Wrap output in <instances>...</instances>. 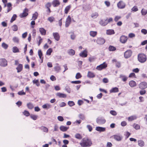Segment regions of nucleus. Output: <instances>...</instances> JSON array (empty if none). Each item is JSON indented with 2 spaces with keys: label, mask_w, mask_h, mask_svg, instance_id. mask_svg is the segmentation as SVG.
I'll list each match as a JSON object with an SVG mask.
<instances>
[{
  "label": "nucleus",
  "mask_w": 147,
  "mask_h": 147,
  "mask_svg": "<svg viewBox=\"0 0 147 147\" xmlns=\"http://www.w3.org/2000/svg\"><path fill=\"white\" fill-rule=\"evenodd\" d=\"M120 78L122 79V80L123 81H125L127 80V78L125 76L122 75H120Z\"/></svg>",
  "instance_id": "37"
},
{
  "label": "nucleus",
  "mask_w": 147,
  "mask_h": 147,
  "mask_svg": "<svg viewBox=\"0 0 147 147\" xmlns=\"http://www.w3.org/2000/svg\"><path fill=\"white\" fill-rule=\"evenodd\" d=\"M110 113L113 116H115L117 115V113L115 111H110Z\"/></svg>",
  "instance_id": "57"
},
{
  "label": "nucleus",
  "mask_w": 147,
  "mask_h": 147,
  "mask_svg": "<svg viewBox=\"0 0 147 147\" xmlns=\"http://www.w3.org/2000/svg\"><path fill=\"white\" fill-rule=\"evenodd\" d=\"M13 53H18L19 52L18 49L16 47H14L13 48Z\"/></svg>",
  "instance_id": "40"
},
{
  "label": "nucleus",
  "mask_w": 147,
  "mask_h": 147,
  "mask_svg": "<svg viewBox=\"0 0 147 147\" xmlns=\"http://www.w3.org/2000/svg\"><path fill=\"white\" fill-rule=\"evenodd\" d=\"M92 144L91 140L87 138H83L81 140L80 144L82 147H89Z\"/></svg>",
  "instance_id": "1"
},
{
  "label": "nucleus",
  "mask_w": 147,
  "mask_h": 147,
  "mask_svg": "<svg viewBox=\"0 0 147 147\" xmlns=\"http://www.w3.org/2000/svg\"><path fill=\"white\" fill-rule=\"evenodd\" d=\"M97 34V32L94 31H90V35L92 37H94L96 36Z\"/></svg>",
  "instance_id": "30"
},
{
  "label": "nucleus",
  "mask_w": 147,
  "mask_h": 147,
  "mask_svg": "<svg viewBox=\"0 0 147 147\" xmlns=\"http://www.w3.org/2000/svg\"><path fill=\"white\" fill-rule=\"evenodd\" d=\"M96 122L99 125H102L105 123L106 120L103 118L98 117L96 119Z\"/></svg>",
  "instance_id": "6"
},
{
  "label": "nucleus",
  "mask_w": 147,
  "mask_h": 147,
  "mask_svg": "<svg viewBox=\"0 0 147 147\" xmlns=\"http://www.w3.org/2000/svg\"><path fill=\"white\" fill-rule=\"evenodd\" d=\"M80 56L82 57H87V51L85 49L81 52L79 54Z\"/></svg>",
  "instance_id": "16"
},
{
  "label": "nucleus",
  "mask_w": 147,
  "mask_h": 147,
  "mask_svg": "<svg viewBox=\"0 0 147 147\" xmlns=\"http://www.w3.org/2000/svg\"><path fill=\"white\" fill-rule=\"evenodd\" d=\"M75 138L78 140H81L82 138V136L79 133L76 134L74 136Z\"/></svg>",
  "instance_id": "29"
},
{
  "label": "nucleus",
  "mask_w": 147,
  "mask_h": 147,
  "mask_svg": "<svg viewBox=\"0 0 147 147\" xmlns=\"http://www.w3.org/2000/svg\"><path fill=\"white\" fill-rule=\"evenodd\" d=\"M12 28L13 30L14 31H17L18 30V26L16 24H14L12 26Z\"/></svg>",
  "instance_id": "42"
},
{
  "label": "nucleus",
  "mask_w": 147,
  "mask_h": 147,
  "mask_svg": "<svg viewBox=\"0 0 147 147\" xmlns=\"http://www.w3.org/2000/svg\"><path fill=\"white\" fill-rule=\"evenodd\" d=\"M50 107V105L48 104H46L43 105L42 107L44 109H47Z\"/></svg>",
  "instance_id": "50"
},
{
  "label": "nucleus",
  "mask_w": 147,
  "mask_h": 147,
  "mask_svg": "<svg viewBox=\"0 0 147 147\" xmlns=\"http://www.w3.org/2000/svg\"><path fill=\"white\" fill-rule=\"evenodd\" d=\"M132 54V52L131 51L129 50L125 51L124 53V57L126 58H127L130 57Z\"/></svg>",
  "instance_id": "14"
},
{
  "label": "nucleus",
  "mask_w": 147,
  "mask_h": 147,
  "mask_svg": "<svg viewBox=\"0 0 147 147\" xmlns=\"http://www.w3.org/2000/svg\"><path fill=\"white\" fill-rule=\"evenodd\" d=\"M53 51V50L52 49H49L47 51L46 54L48 55H51V53Z\"/></svg>",
  "instance_id": "43"
},
{
  "label": "nucleus",
  "mask_w": 147,
  "mask_h": 147,
  "mask_svg": "<svg viewBox=\"0 0 147 147\" xmlns=\"http://www.w3.org/2000/svg\"><path fill=\"white\" fill-rule=\"evenodd\" d=\"M71 6L70 5H68L66 7L64 10V12L65 14H67L68 13V12Z\"/></svg>",
  "instance_id": "32"
},
{
  "label": "nucleus",
  "mask_w": 147,
  "mask_h": 147,
  "mask_svg": "<svg viewBox=\"0 0 147 147\" xmlns=\"http://www.w3.org/2000/svg\"><path fill=\"white\" fill-rule=\"evenodd\" d=\"M82 75L80 73H78L76 75V79H78L81 78Z\"/></svg>",
  "instance_id": "48"
},
{
  "label": "nucleus",
  "mask_w": 147,
  "mask_h": 147,
  "mask_svg": "<svg viewBox=\"0 0 147 147\" xmlns=\"http://www.w3.org/2000/svg\"><path fill=\"white\" fill-rule=\"evenodd\" d=\"M41 129L44 132L47 133L48 131V129L46 127L42 126L41 127Z\"/></svg>",
  "instance_id": "35"
},
{
  "label": "nucleus",
  "mask_w": 147,
  "mask_h": 147,
  "mask_svg": "<svg viewBox=\"0 0 147 147\" xmlns=\"http://www.w3.org/2000/svg\"><path fill=\"white\" fill-rule=\"evenodd\" d=\"M105 3L107 7H109L110 5V2L108 1H105Z\"/></svg>",
  "instance_id": "61"
},
{
  "label": "nucleus",
  "mask_w": 147,
  "mask_h": 147,
  "mask_svg": "<svg viewBox=\"0 0 147 147\" xmlns=\"http://www.w3.org/2000/svg\"><path fill=\"white\" fill-rule=\"evenodd\" d=\"M121 18V16H115V18H114V20L115 22L119 20Z\"/></svg>",
  "instance_id": "51"
},
{
  "label": "nucleus",
  "mask_w": 147,
  "mask_h": 147,
  "mask_svg": "<svg viewBox=\"0 0 147 147\" xmlns=\"http://www.w3.org/2000/svg\"><path fill=\"white\" fill-rule=\"evenodd\" d=\"M7 65V61L4 58L0 59V65L3 67H5Z\"/></svg>",
  "instance_id": "4"
},
{
  "label": "nucleus",
  "mask_w": 147,
  "mask_h": 147,
  "mask_svg": "<svg viewBox=\"0 0 147 147\" xmlns=\"http://www.w3.org/2000/svg\"><path fill=\"white\" fill-rule=\"evenodd\" d=\"M98 16V14L97 13L95 12L92 13L91 15V17L93 18H96Z\"/></svg>",
  "instance_id": "38"
},
{
  "label": "nucleus",
  "mask_w": 147,
  "mask_h": 147,
  "mask_svg": "<svg viewBox=\"0 0 147 147\" xmlns=\"http://www.w3.org/2000/svg\"><path fill=\"white\" fill-rule=\"evenodd\" d=\"M51 6V3L49 2H48L45 5V7L46 8H49Z\"/></svg>",
  "instance_id": "53"
},
{
  "label": "nucleus",
  "mask_w": 147,
  "mask_h": 147,
  "mask_svg": "<svg viewBox=\"0 0 147 147\" xmlns=\"http://www.w3.org/2000/svg\"><path fill=\"white\" fill-rule=\"evenodd\" d=\"M112 137L115 140L117 141H121L123 138L122 136L120 134L113 135Z\"/></svg>",
  "instance_id": "3"
},
{
  "label": "nucleus",
  "mask_w": 147,
  "mask_h": 147,
  "mask_svg": "<svg viewBox=\"0 0 147 147\" xmlns=\"http://www.w3.org/2000/svg\"><path fill=\"white\" fill-rule=\"evenodd\" d=\"M139 87L142 89H144L147 87V83L145 82H142L139 85Z\"/></svg>",
  "instance_id": "13"
},
{
  "label": "nucleus",
  "mask_w": 147,
  "mask_h": 147,
  "mask_svg": "<svg viewBox=\"0 0 147 147\" xmlns=\"http://www.w3.org/2000/svg\"><path fill=\"white\" fill-rule=\"evenodd\" d=\"M69 128V127H67L63 125L61 126L60 127V130L62 131L65 132Z\"/></svg>",
  "instance_id": "25"
},
{
  "label": "nucleus",
  "mask_w": 147,
  "mask_h": 147,
  "mask_svg": "<svg viewBox=\"0 0 147 147\" xmlns=\"http://www.w3.org/2000/svg\"><path fill=\"white\" fill-rule=\"evenodd\" d=\"M125 4L122 1H119L117 4V7L119 9H122L124 8L125 6Z\"/></svg>",
  "instance_id": "8"
},
{
  "label": "nucleus",
  "mask_w": 147,
  "mask_h": 147,
  "mask_svg": "<svg viewBox=\"0 0 147 147\" xmlns=\"http://www.w3.org/2000/svg\"><path fill=\"white\" fill-rule=\"evenodd\" d=\"M87 76L89 78H93L95 76V75L93 73L89 71L88 72Z\"/></svg>",
  "instance_id": "27"
},
{
  "label": "nucleus",
  "mask_w": 147,
  "mask_h": 147,
  "mask_svg": "<svg viewBox=\"0 0 147 147\" xmlns=\"http://www.w3.org/2000/svg\"><path fill=\"white\" fill-rule=\"evenodd\" d=\"M129 86L132 88L136 86V82L133 80H131L129 82Z\"/></svg>",
  "instance_id": "23"
},
{
  "label": "nucleus",
  "mask_w": 147,
  "mask_h": 147,
  "mask_svg": "<svg viewBox=\"0 0 147 147\" xmlns=\"http://www.w3.org/2000/svg\"><path fill=\"white\" fill-rule=\"evenodd\" d=\"M81 83V81L79 80L72 81L71 82V83L72 84H79Z\"/></svg>",
  "instance_id": "59"
},
{
  "label": "nucleus",
  "mask_w": 147,
  "mask_h": 147,
  "mask_svg": "<svg viewBox=\"0 0 147 147\" xmlns=\"http://www.w3.org/2000/svg\"><path fill=\"white\" fill-rule=\"evenodd\" d=\"M107 67V65L105 63H104L98 66L96 69L98 70H101Z\"/></svg>",
  "instance_id": "7"
},
{
  "label": "nucleus",
  "mask_w": 147,
  "mask_h": 147,
  "mask_svg": "<svg viewBox=\"0 0 147 147\" xmlns=\"http://www.w3.org/2000/svg\"><path fill=\"white\" fill-rule=\"evenodd\" d=\"M100 24L103 26H106L108 24L107 20H101L99 22Z\"/></svg>",
  "instance_id": "24"
},
{
  "label": "nucleus",
  "mask_w": 147,
  "mask_h": 147,
  "mask_svg": "<svg viewBox=\"0 0 147 147\" xmlns=\"http://www.w3.org/2000/svg\"><path fill=\"white\" fill-rule=\"evenodd\" d=\"M141 12L142 15H145L147 13V10L143 9L141 10Z\"/></svg>",
  "instance_id": "39"
},
{
  "label": "nucleus",
  "mask_w": 147,
  "mask_h": 147,
  "mask_svg": "<svg viewBox=\"0 0 147 147\" xmlns=\"http://www.w3.org/2000/svg\"><path fill=\"white\" fill-rule=\"evenodd\" d=\"M23 113L24 115L26 116H28L30 115V113L28 111H24Z\"/></svg>",
  "instance_id": "56"
},
{
  "label": "nucleus",
  "mask_w": 147,
  "mask_h": 147,
  "mask_svg": "<svg viewBox=\"0 0 147 147\" xmlns=\"http://www.w3.org/2000/svg\"><path fill=\"white\" fill-rule=\"evenodd\" d=\"M96 59V58L94 57H90L89 58V61L90 62H93Z\"/></svg>",
  "instance_id": "46"
},
{
  "label": "nucleus",
  "mask_w": 147,
  "mask_h": 147,
  "mask_svg": "<svg viewBox=\"0 0 147 147\" xmlns=\"http://www.w3.org/2000/svg\"><path fill=\"white\" fill-rule=\"evenodd\" d=\"M68 105L70 106H72L75 105L74 102L73 101H69L68 102Z\"/></svg>",
  "instance_id": "52"
},
{
  "label": "nucleus",
  "mask_w": 147,
  "mask_h": 147,
  "mask_svg": "<svg viewBox=\"0 0 147 147\" xmlns=\"http://www.w3.org/2000/svg\"><path fill=\"white\" fill-rule=\"evenodd\" d=\"M127 36L122 35L120 38V41L122 43H125L127 42Z\"/></svg>",
  "instance_id": "11"
},
{
  "label": "nucleus",
  "mask_w": 147,
  "mask_h": 147,
  "mask_svg": "<svg viewBox=\"0 0 147 147\" xmlns=\"http://www.w3.org/2000/svg\"><path fill=\"white\" fill-rule=\"evenodd\" d=\"M67 53L69 55L73 56L75 55V52L73 49H70L68 50Z\"/></svg>",
  "instance_id": "26"
},
{
  "label": "nucleus",
  "mask_w": 147,
  "mask_h": 147,
  "mask_svg": "<svg viewBox=\"0 0 147 147\" xmlns=\"http://www.w3.org/2000/svg\"><path fill=\"white\" fill-rule=\"evenodd\" d=\"M87 127L90 131H91L92 129V127L90 125H87Z\"/></svg>",
  "instance_id": "62"
},
{
  "label": "nucleus",
  "mask_w": 147,
  "mask_h": 147,
  "mask_svg": "<svg viewBox=\"0 0 147 147\" xmlns=\"http://www.w3.org/2000/svg\"><path fill=\"white\" fill-rule=\"evenodd\" d=\"M79 117L80 119L83 120L85 118L83 114H80L79 115Z\"/></svg>",
  "instance_id": "60"
},
{
  "label": "nucleus",
  "mask_w": 147,
  "mask_h": 147,
  "mask_svg": "<svg viewBox=\"0 0 147 147\" xmlns=\"http://www.w3.org/2000/svg\"><path fill=\"white\" fill-rule=\"evenodd\" d=\"M138 59L140 62L144 63L146 60V55L143 54H140L138 55Z\"/></svg>",
  "instance_id": "2"
},
{
  "label": "nucleus",
  "mask_w": 147,
  "mask_h": 147,
  "mask_svg": "<svg viewBox=\"0 0 147 147\" xmlns=\"http://www.w3.org/2000/svg\"><path fill=\"white\" fill-rule=\"evenodd\" d=\"M137 118V117L136 115H133L131 116L128 118V120L129 121H131Z\"/></svg>",
  "instance_id": "31"
},
{
  "label": "nucleus",
  "mask_w": 147,
  "mask_h": 147,
  "mask_svg": "<svg viewBox=\"0 0 147 147\" xmlns=\"http://www.w3.org/2000/svg\"><path fill=\"white\" fill-rule=\"evenodd\" d=\"M56 95L60 98H65L67 97V95L63 93L60 92H57L56 94Z\"/></svg>",
  "instance_id": "15"
},
{
  "label": "nucleus",
  "mask_w": 147,
  "mask_h": 147,
  "mask_svg": "<svg viewBox=\"0 0 147 147\" xmlns=\"http://www.w3.org/2000/svg\"><path fill=\"white\" fill-rule=\"evenodd\" d=\"M128 36L130 38H133L135 36V35L133 33H130L128 35Z\"/></svg>",
  "instance_id": "55"
},
{
  "label": "nucleus",
  "mask_w": 147,
  "mask_h": 147,
  "mask_svg": "<svg viewBox=\"0 0 147 147\" xmlns=\"http://www.w3.org/2000/svg\"><path fill=\"white\" fill-rule=\"evenodd\" d=\"M138 145L140 146H143L144 145V142L141 140H138Z\"/></svg>",
  "instance_id": "33"
},
{
  "label": "nucleus",
  "mask_w": 147,
  "mask_h": 147,
  "mask_svg": "<svg viewBox=\"0 0 147 147\" xmlns=\"http://www.w3.org/2000/svg\"><path fill=\"white\" fill-rule=\"evenodd\" d=\"M130 134L128 132H126L125 134V135L126 137V138H127L129 137L130 136Z\"/></svg>",
  "instance_id": "63"
},
{
  "label": "nucleus",
  "mask_w": 147,
  "mask_h": 147,
  "mask_svg": "<svg viewBox=\"0 0 147 147\" xmlns=\"http://www.w3.org/2000/svg\"><path fill=\"white\" fill-rule=\"evenodd\" d=\"M95 129L96 131L100 132H104L106 130V128L105 127L98 126L96 127Z\"/></svg>",
  "instance_id": "17"
},
{
  "label": "nucleus",
  "mask_w": 147,
  "mask_h": 147,
  "mask_svg": "<svg viewBox=\"0 0 147 147\" xmlns=\"http://www.w3.org/2000/svg\"><path fill=\"white\" fill-rule=\"evenodd\" d=\"M17 17V16L16 14H14L11 18L10 20V22L12 23L14 20H15L16 18Z\"/></svg>",
  "instance_id": "44"
},
{
  "label": "nucleus",
  "mask_w": 147,
  "mask_h": 147,
  "mask_svg": "<svg viewBox=\"0 0 147 147\" xmlns=\"http://www.w3.org/2000/svg\"><path fill=\"white\" fill-rule=\"evenodd\" d=\"M27 105L28 108L30 109H32L34 107L33 105L31 103L28 104Z\"/></svg>",
  "instance_id": "47"
},
{
  "label": "nucleus",
  "mask_w": 147,
  "mask_h": 147,
  "mask_svg": "<svg viewBox=\"0 0 147 147\" xmlns=\"http://www.w3.org/2000/svg\"><path fill=\"white\" fill-rule=\"evenodd\" d=\"M53 36L54 38L57 41H58L60 38V36L58 33L55 32L53 33Z\"/></svg>",
  "instance_id": "22"
},
{
  "label": "nucleus",
  "mask_w": 147,
  "mask_h": 147,
  "mask_svg": "<svg viewBox=\"0 0 147 147\" xmlns=\"http://www.w3.org/2000/svg\"><path fill=\"white\" fill-rule=\"evenodd\" d=\"M105 41V40L104 38L100 37L97 38L96 42L98 44L102 45L104 44Z\"/></svg>",
  "instance_id": "10"
},
{
  "label": "nucleus",
  "mask_w": 147,
  "mask_h": 147,
  "mask_svg": "<svg viewBox=\"0 0 147 147\" xmlns=\"http://www.w3.org/2000/svg\"><path fill=\"white\" fill-rule=\"evenodd\" d=\"M131 10L133 11L136 12L138 10V9L137 6H134L131 9Z\"/></svg>",
  "instance_id": "54"
},
{
  "label": "nucleus",
  "mask_w": 147,
  "mask_h": 147,
  "mask_svg": "<svg viewBox=\"0 0 147 147\" xmlns=\"http://www.w3.org/2000/svg\"><path fill=\"white\" fill-rule=\"evenodd\" d=\"M56 65L54 67L55 70L57 72H59L60 71L61 69L58 63L56 64Z\"/></svg>",
  "instance_id": "21"
},
{
  "label": "nucleus",
  "mask_w": 147,
  "mask_h": 147,
  "mask_svg": "<svg viewBox=\"0 0 147 147\" xmlns=\"http://www.w3.org/2000/svg\"><path fill=\"white\" fill-rule=\"evenodd\" d=\"M23 68V66L22 64H19L17 67L16 68V69L17 70V72L18 73H19L21 72Z\"/></svg>",
  "instance_id": "18"
},
{
  "label": "nucleus",
  "mask_w": 147,
  "mask_h": 147,
  "mask_svg": "<svg viewBox=\"0 0 147 147\" xmlns=\"http://www.w3.org/2000/svg\"><path fill=\"white\" fill-rule=\"evenodd\" d=\"M109 49L110 51H113L116 50V48L115 47L113 46L110 45L109 47Z\"/></svg>",
  "instance_id": "36"
},
{
  "label": "nucleus",
  "mask_w": 147,
  "mask_h": 147,
  "mask_svg": "<svg viewBox=\"0 0 147 147\" xmlns=\"http://www.w3.org/2000/svg\"><path fill=\"white\" fill-rule=\"evenodd\" d=\"M71 23V18L70 16H68L67 17L65 22V26L67 27L69 26Z\"/></svg>",
  "instance_id": "9"
},
{
  "label": "nucleus",
  "mask_w": 147,
  "mask_h": 147,
  "mask_svg": "<svg viewBox=\"0 0 147 147\" xmlns=\"http://www.w3.org/2000/svg\"><path fill=\"white\" fill-rule=\"evenodd\" d=\"M118 88L117 87L113 88L110 90V93L116 92H118Z\"/></svg>",
  "instance_id": "28"
},
{
  "label": "nucleus",
  "mask_w": 147,
  "mask_h": 147,
  "mask_svg": "<svg viewBox=\"0 0 147 147\" xmlns=\"http://www.w3.org/2000/svg\"><path fill=\"white\" fill-rule=\"evenodd\" d=\"M141 32L144 35H146L147 34V30L146 29H143L141 30Z\"/></svg>",
  "instance_id": "49"
},
{
  "label": "nucleus",
  "mask_w": 147,
  "mask_h": 147,
  "mask_svg": "<svg viewBox=\"0 0 147 147\" xmlns=\"http://www.w3.org/2000/svg\"><path fill=\"white\" fill-rule=\"evenodd\" d=\"M106 33L107 35H111L115 34V32L113 30L109 29L106 30Z\"/></svg>",
  "instance_id": "20"
},
{
  "label": "nucleus",
  "mask_w": 147,
  "mask_h": 147,
  "mask_svg": "<svg viewBox=\"0 0 147 147\" xmlns=\"http://www.w3.org/2000/svg\"><path fill=\"white\" fill-rule=\"evenodd\" d=\"M52 4L54 7L58 6L60 4L59 1L58 0H54Z\"/></svg>",
  "instance_id": "19"
},
{
  "label": "nucleus",
  "mask_w": 147,
  "mask_h": 147,
  "mask_svg": "<svg viewBox=\"0 0 147 147\" xmlns=\"http://www.w3.org/2000/svg\"><path fill=\"white\" fill-rule=\"evenodd\" d=\"M54 19V18L53 17H49L48 19V20L51 22H52L53 21Z\"/></svg>",
  "instance_id": "58"
},
{
  "label": "nucleus",
  "mask_w": 147,
  "mask_h": 147,
  "mask_svg": "<svg viewBox=\"0 0 147 147\" xmlns=\"http://www.w3.org/2000/svg\"><path fill=\"white\" fill-rule=\"evenodd\" d=\"M39 31L42 35H45L46 34V30L43 28H40Z\"/></svg>",
  "instance_id": "34"
},
{
  "label": "nucleus",
  "mask_w": 147,
  "mask_h": 147,
  "mask_svg": "<svg viewBox=\"0 0 147 147\" xmlns=\"http://www.w3.org/2000/svg\"><path fill=\"white\" fill-rule=\"evenodd\" d=\"M29 10L27 8H25L23 10L22 13L20 14L19 16L20 18H23L27 16L28 15Z\"/></svg>",
  "instance_id": "5"
},
{
  "label": "nucleus",
  "mask_w": 147,
  "mask_h": 147,
  "mask_svg": "<svg viewBox=\"0 0 147 147\" xmlns=\"http://www.w3.org/2000/svg\"><path fill=\"white\" fill-rule=\"evenodd\" d=\"M1 46L3 48L5 49H7L8 47V45L5 42H3Z\"/></svg>",
  "instance_id": "41"
},
{
  "label": "nucleus",
  "mask_w": 147,
  "mask_h": 147,
  "mask_svg": "<svg viewBox=\"0 0 147 147\" xmlns=\"http://www.w3.org/2000/svg\"><path fill=\"white\" fill-rule=\"evenodd\" d=\"M58 119L60 121H63L64 119L63 117L61 116H59L57 117Z\"/></svg>",
  "instance_id": "64"
},
{
  "label": "nucleus",
  "mask_w": 147,
  "mask_h": 147,
  "mask_svg": "<svg viewBox=\"0 0 147 147\" xmlns=\"http://www.w3.org/2000/svg\"><path fill=\"white\" fill-rule=\"evenodd\" d=\"M134 128L136 130L139 129H140V126L137 124H134L133 125Z\"/></svg>",
  "instance_id": "45"
},
{
  "label": "nucleus",
  "mask_w": 147,
  "mask_h": 147,
  "mask_svg": "<svg viewBox=\"0 0 147 147\" xmlns=\"http://www.w3.org/2000/svg\"><path fill=\"white\" fill-rule=\"evenodd\" d=\"M38 55L39 56L40 60H39V62L40 63V64L42 63L43 61V57L42 56V53L40 50L38 51Z\"/></svg>",
  "instance_id": "12"
}]
</instances>
